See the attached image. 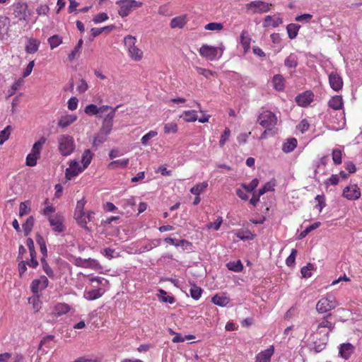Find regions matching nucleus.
<instances>
[{"instance_id": "nucleus-1", "label": "nucleus", "mask_w": 362, "mask_h": 362, "mask_svg": "<svg viewBox=\"0 0 362 362\" xmlns=\"http://www.w3.org/2000/svg\"><path fill=\"white\" fill-rule=\"evenodd\" d=\"M136 42V37L132 35H127L124 39V45L128 49L131 59L139 62L143 57V52L135 45Z\"/></svg>"}, {"instance_id": "nucleus-2", "label": "nucleus", "mask_w": 362, "mask_h": 362, "mask_svg": "<svg viewBox=\"0 0 362 362\" xmlns=\"http://www.w3.org/2000/svg\"><path fill=\"white\" fill-rule=\"evenodd\" d=\"M59 150L64 156L70 155L75 149L74 138L69 135H61L58 139Z\"/></svg>"}, {"instance_id": "nucleus-3", "label": "nucleus", "mask_w": 362, "mask_h": 362, "mask_svg": "<svg viewBox=\"0 0 362 362\" xmlns=\"http://www.w3.org/2000/svg\"><path fill=\"white\" fill-rule=\"evenodd\" d=\"M257 122L267 130H272V127L277 123V118L273 112L267 110L259 114Z\"/></svg>"}, {"instance_id": "nucleus-4", "label": "nucleus", "mask_w": 362, "mask_h": 362, "mask_svg": "<svg viewBox=\"0 0 362 362\" xmlns=\"http://www.w3.org/2000/svg\"><path fill=\"white\" fill-rule=\"evenodd\" d=\"M338 305L335 298L332 296H328L321 298L316 305V310L320 313H327L334 309Z\"/></svg>"}, {"instance_id": "nucleus-5", "label": "nucleus", "mask_w": 362, "mask_h": 362, "mask_svg": "<svg viewBox=\"0 0 362 362\" xmlns=\"http://www.w3.org/2000/svg\"><path fill=\"white\" fill-rule=\"evenodd\" d=\"M31 13L26 3L17 2L14 4L13 14L19 21L28 22Z\"/></svg>"}, {"instance_id": "nucleus-6", "label": "nucleus", "mask_w": 362, "mask_h": 362, "mask_svg": "<svg viewBox=\"0 0 362 362\" xmlns=\"http://www.w3.org/2000/svg\"><path fill=\"white\" fill-rule=\"evenodd\" d=\"M120 106L121 105H119L114 107V109H112V111H110L104 118L102 127L99 132L100 134L107 136L111 132L113 126V119L115 117V112Z\"/></svg>"}, {"instance_id": "nucleus-7", "label": "nucleus", "mask_w": 362, "mask_h": 362, "mask_svg": "<svg viewBox=\"0 0 362 362\" xmlns=\"http://www.w3.org/2000/svg\"><path fill=\"white\" fill-rule=\"evenodd\" d=\"M272 4H269L262 1H253L245 5V8L248 11H251L252 13H265L270 10Z\"/></svg>"}, {"instance_id": "nucleus-8", "label": "nucleus", "mask_w": 362, "mask_h": 362, "mask_svg": "<svg viewBox=\"0 0 362 362\" xmlns=\"http://www.w3.org/2000/svg\"><path fill=\"white\" fill-rule=\"evenodd\" d=\"M343 196L349 200H357L361 197L360 188L356 184L350 185L344 189Z\"/></svg>"}, {"instance_id": "nucleus-9", "label": "nucleus", "mask_w": 362, "mask_h": 362, "mask_svg": "<svg viewBox=\"0 0 362 362\" xmlns=\"http://www.w3.org/2000/svg\"><path fill=\"white\" fill-rule=\"evenodd\" d=\"M218 48L207 45H204L199 49V54L209 60H214L216 58Z\"/></svg>"}, {"instance_id": "nucleus-10", "label": "nucleus", "mask_w": 362, "mask_h": 362, "mask_svg": "<svg viewBox=\"0 0 362 362\" xmlns=\"http://www.w3.org/2000/svg\"><path fill=\"white\" fill-rule=\"evenodd\" d=\"M84 170L79 165V163L74 160L70 162L69 167L66 168L65 176L67 180H71L78 175L79 173Z\"/></svg>"}, {"instance_id": "nucleus-11", "label": "nucleus", "mask_w": 362, "mask_h": 362, "mask_svg": "<svg viewBox=\"0 0 362 362\" xmlns=\"http://www.w3.org/2000/svg\"><path fill=\"white\" fill-rule=\"evenodd\" d=\"M49 281L45 276H42L39 279H35L31 284V291L33 293H37L39 291L47 287Z\"/></svg>"}, {"instance_id": "nucleus-12", "label": "nucleus", "mask_w": 362, "mask_h": 362, "mask_svg": "<svg viewBox=\"0 0 362 362\" xmlns=\"http://www.w3.org/2000/svg\"><path fill=\"white\" fill-rule=\"evenodd\" d=\"M49 221L52 229L58 233H62L64 230L65 228L63 225L64 218L60 215H56L54 217H49Z\"/></svg>"}, {"instance_id": "nucleus-13", "label": "nucleus", "mask_w": 362, "mask_h": 362, "mask_svg": "<svg viewBox=\"0 0 362 362\" xmlns=\"http://www.w3.org/2000/svg\"><path fill=\"white\" fill-rule=\"evenodd\" d=\"M313 94L310 91H305L296 96V102L298 105L305 107L313 101Z\"/></svg>"}, {"instance_id": "nucleus-14", "label": "nucleus", "mask_w": 362, "mask_h": 362, "mask_svg": "<svg viewBox=\"0 0 362 362\" xmlns=\"http://www.w3.org/2000/svg\"><path fill=\"white\" fill-rule=\"evenodd\" d=\"M329 82L332 88L336 91L340 90L342 88V79L337 73L332 72L329 74Z\"/></svg>"}, {"instance_id": "nucleus-15", "label": "nucleus", "mask_w": 362, "mask_h": 362, "mask_svg": "<svg viewBox=\"0 0 362 362\" xmlns=\"http://www.w3.org/2000/svg\"><path fill=\"white\" fill-rule=\"evenodd\" d=\"M332 314L329 313L326 317H323L322 321L317 323L316 326V331H319L322 328H327L328 330L326 333H325V335L326 336V338L327 339L329 333L333 330L334 328V324L332 323L327 320V317L331 316Z\"/></svg>"}, {"instance_id": "nucleus-16", "label": "nucleus", "mask_w": 362, "mask_h": 362, "mask_svg": "<svg viewBox=\"0 0 362 362\" xmlns=\"http://www.w3.org/2000/svg\"><path fill=\"white\" fill-rule=\"evenodd\" d=\"M274 351V346H272L264 351L260 352L257 356V362H269Z\"/></svg>"}, {"instance_id": "nucleus-17", "label": "nucleus", "mask_w": 362, "mask_h": 362, "mask_svg": "<svg viewBox=\"0 0 362 362\" xmlns=\"http://www.w3.org/2000/svg\"><path fill=\"white\" fill-rule=\"evenodd\" d=\"M40 45V42L38 40L29 38L25 47V52L28 54H34L38 50Z\"/></svg>"}, {"instance_id": "nucleus-18", "label": "nucleus", "mask_w": 362, "mask_h": 362, "mask_svg": "<svg viewBox=\"0 0 362 362\" xmlns=\"http://www.w3.org/2000/svg\"><path fill=\"white\" fill-rule=\"evenodd\" d=\"M116 4L119 5V6L118 13L121 17H127L132 12V8L129 6L128 2H124V1H117Z\"/></svg>"}, {"instance_id": "nucleus-19", "label": "nucleus", "mask_w": 362, "mask_h": 362, "mask_svg": "<svg viewBox=\"0 0 362 362\" xmlns=\"http://www.w3.org/2000/svg\"><path fill=\"white\" fill-rule=\"evenodd\" d=\"M77 119L75 115H66L62 117L58 122V126L62 128H65L74 123Z\"/></svg>"}, {"instance_id": "nucleus-20", "label": "nucleus", "mask_w": 362, "mask_h": 362, "mask_svg": "<svg viewBox=\"0 0 362 362\" xmlns=\"http://www.w3.org/2000/svg\"><path fill=\"white\" fill-rule=\"evenodd\" d=\"M354 347L352 344L347 343L341 345L339 349V354L344 359H348L351 354L354 352Z\"/></svg>"}, {"instance_id": "nucleus-21", "label": "nucleus", "mask_w": 362, "mask_h": 362, "mask_svg": "<svg viewBox=\"0 0 362 362\" xmlns=\"http://www.w3.org/2000/svg\"><path fill=\"white\" fill-rule=\"evenodd\" d=\"M283 23V21L281 18L277 17L274 18L272 16H267L264 18V21L263 23V26L267 28L269 26H272L274 28L278 27L280 24Z\"/></svg>"}, {"instance_id": "nucleus-22", "label": "nucleus", "mask_w": 362, "mask_h": 362, "mask_svg": "<svg viewBox=\"0 0 362 362\" xmlns=\"http://www.w3.org/2000/svg\"><path fill=\"white\" fill-rule=\"evenodd\" d=\"M69 310L70 307L69 305L63 303H59L54 306L53 315L55 317H59L67 313Z\"/></svg>"}, {"instance_id": "nucleus-23", "label": "nucleus", "mask_w": 362, "mask_h": 362, "mask_svg": "<svg viewBox=\"0 0 362 362\" xmlns=\"http://www.w3.org/2000/svg\"><path fill=\"white\" fill-rule=\"evenodd\" d=\"M343 100L341 96L339 95H335L332 97L328 103V105L329 107L332 108L333 110H341L343 107Z\"/></svg>"}, {"instance_id": "nucleus-24", "label": "nucleus", "mask_w": 362, "mask_h": 362, "mask_svg": "<svg viewBox=\"0 0 362 362\" xmlns=\"http://www.w3.org/2000/svg\"><path fill=\"white\" fill-rule=\"evenodd\" d=\"M187 23V17L185 15L180 16L173 18L170 21L172 28H182Z\"/></svg>"}, {"instance_id": "nucleus-25", "label": "nucleus", "mask_w": 362, "mask_h": 362, "mask_svg": "<svg viewBox=\"0 0 362 362\" xmlns=\"http://www.w3.org/2000/svg\"><path fill=\"white\" fill-rule=\"evenodd\" d=\"M46 141V139L45 137H41L37 141H36L32 148L31 152L32 153H34L39 158H40V152L42 149L43 145L45 144Z\"/></svg>"}, {"instance_id": "nucleus-26", "label": "nucleus", "mask_w": 362, "mask_h": 362, "mask_svg": "<svg viewBox=\"0 0 362 362\" xmlns=\"http://www.w3.org/2000/svg\"><path fill=\"white\" fill-rule=\"evenodd\" d=\"M297 146V140L295 138H291L287 140L282 146V151L285 153H290L293 151Z\"/></svg>"}, {"instance_id": "nucleus-27", "label": "nucleus", "mask_w": 362, "mask_h": 362, "mask_svg": "<svg viewBox=\"0 0 362 362\" xmlns=\"http://www.w3.org/2000/svg\"><path fill=\"white\" fill-rule=\"evenodd\" d=\"M74 218L77 221L78 224L81 226L82 228H85L87 230H89L87 227V221L86 217L83 211L82 212H74Z\"/></svg>"}, {"instance_id": "nucleus-28", "label": "nucleus", "mask_w": 362, "mask_h": 362, "mask_svg": "<svg viewBox=\"0 0 362 362\" xmlns=\"http://www.w3.org/2000/svg\"><path fill=\"white\" fill-rule=\"evenodd\" d=\"M250 37L245 30H243L240 34V43L242 44L245 52H247L250 49Z\"/></svg>"}, {"instance_id": "nucleus-29", "label": "nucleus", "mask_w": 362, "mask_h": 362, "mask_svg": "<svg viewBox=\"0 0 362 362\" xmlns=\"http://www.w3.org/2000/svg\"><path fill=\"white\" fill-rule=\"evenodd\" d=\"M103 292L102 289L98 288L86 292L84 296L88 300H93L99 298L103 295Z\"/></svg>"}, {"instance_id": "nucleus-30", "label": "nucleus", "mask_w": 362, "mask_h": 362, "mask_svg": "<svg viewBox=\"0 0 362 362\" xmlns=\"http://www.w3.org/2000/svg\"><path fill=\"white\" fill-rule=\"evenodd\" d=\"M211 301L217 305L225 306L229 303V298L224 295H215Z\"/></svg>"}, {"instance_id": "nucleus-31", "label": "nucleus", "mask_w": 362, "mask_h": 362, "mask_svg": "<svg viewBox=\"0 0 362 362\" xmlns=\"http://www.w3.org/2000/svg\"><path fill=\"white\" fill-rule=\"evenodd\" d=\"M129 163V159H120L111 162L108 165V168L110 170H115L118 168H124Z\"/></svg>"}, {"instance_id": "nucleus-32", "label": "nucleus", "mask_w": 362, "mask_h": 362, "mask_svg": "<svg viewBox=\"0 0 362 362\" xmlns=\"http://www.w3.org/2000/svg\"><path fill=\"white\" fill-rule=\"evenodd\" d=\"M300 26L298 24L291 23L286 27L287 33L290 39H294L300 29Z\"/></svg>"}, {"instance_id": "nucleus-33", "label": "nucleus", "mask_w": 362, "mask_h": 362, "mask_svg": "<svg viewBox=\"0 0 362 362\" xmlns=\"http://www.w3.org/2000/svg\"><path fill=\"white\" fill-rule=\"evenodd\" d=\"M35 219L33 216H29L26 221L23 224V229L24 230L25 235L27 236L31 232L33 225H34Z\"/></svg>"}, {"instance_id": "nucleus-34", "label": "nucleus", "mask_w": 362, "mask_h": 362, "mask_svg": "<svg viewBox=\"0 0 362 362\" xmlns=\"http://www.w3.org/2000/svg\"><path fill=\"white\" fill-rule=\"evenodd\" d=\"M274 87L277 90H282L284 88V79L282 76L277 74L273 78Z\"/></svg>"}, {"instance_id": "nucleus-35", "label": "nucleus", "mask_w": 362, "mask_h": 362, "mask_svg": "<svg viewBox=\"0 0 362 362\" xmlns=\"http://www.w3.org/2000/svg\"><path fill=\"white\" fill-rule=\"evenodd\" d=\"M95 263V261L94 259H91L90 258L89 259H82L81 257H78L76 259L75 264L78 267H90Z\"/></svg>"}, {"instance_id": "nucleus-36", "label": "nucleus", "mask_w": 362, "mask_h": 362, "mask_svg": "<svg viewBox=\"0 0 362 362\" xmlns=\"http://www.w3.org/2000/svg\"><path fill=\"white\" fill-rule=\"evenodd\" d=\"M227 268L235 272H240L243 270V266L240 260L229 262L226 264Z\"/></svg>"}, {"instance_id": "nucleus-37", "label": "nucleus", "mask_w": 362, "mask_h": 362, "mask_svg": "<svg viewBox=\"0 0 362 362\" xmlns=\"http://www.w3.org/2000/svg\"><path fill=\"white\" fill-rule=\"evenodd\" d=\"M92 158L93 154L90 152V151L89 149L85 150L81 158V163L83 165V168L84 169L86 168L88 165L90 163Z\"/></svg>"}, {"instance_id": "nucleus-38", "label": "nucleus", "mask_w": 362, "mask_h": 362, "mask_svg": "<svg viewBox=\"0 0 362 362\" xmlns=\"http://www.w3.org/2000/svg\"><path fill=\"white\" fill-rule=\"evenodd\" d=\"M208 187L207 182L199 183L191 188L190 192L195 195H199Z\"/></svg>"}, {"instance_id": "nucleus-39", "label": "nucleus", "mask_w": 362, "mask_h": 362, "mask_svg": "<svg viewBox=\"0 0 362 362\" xmlns=\"http://www.w3.org/2000/svg\"><path fill=\"white\" fill-rule=\"evenodd\" d=\"M13 128L11 125H8L5 129L0 132V144H3L8 139Z\"/></svg>"}, {"instance_id": "nucleus-40", "label": "nucleus", "mask_w": 362, "mask_h": 362, "mask_svg": "<svg viewBox=\"0 0 362 362\" xmlns=\"http://www.w3.org/2000/svg\"><path fill=\"white\" fill-rule=\"evenodd\" d=\"M180 117H183V119L186 122H195L197 119L195 110L185 111Z\"/></svg>"}, {"instance_id": "nucleus-41", "label": "nucleus", "mask_w": 362, "mask_h": 362, "mask_svg": "<svg viewBox=\"0 0 362 362\" xmlns=\"http://www.w3.org/2000/svg\"><path fill=\"white\" fill-rule=\"evenodd\" d=\"M48 42L50 48L53 49L62 43V38L58 35H54L48 39Z\"/></svg>"}, {"instance_id": "nucleus-42", "label": "nucleus", "mask_w": 362, "mask_h": 362, "mask_svg": "<svg viewBox=\"0 0 362 362\" xmlns=\"http://www.w3.org/2000/svg\"><path fill=\"white\" fill-rule=\"evenodd\" d=\"M320 226V222H315L313 224L307 227L303 231H302L298 237V239L304 238L310 232L317 228Z\"/></svg>"}, {"instance_id": "nucleus-43", "label": "nucleus", "mask_w": 362, "mask_h": 362, "mask_svg": "<svg viewBox=\"0 0 362 362\" xmlns=\"http://www.w3.org/2000/svg\"><path fill=\"white\" fill-rule=\"evenodd\" d=\"M36 242L40 245V251L44 257L47 256V247L44 238L39 234L36 236Z\"/></svg>"}, {"instance_id": "nucleus-44", "label": "nucleus", "mask_w": 362, "mask_h": 362, "mask_svg": "<svg viewBox=\"0 0 362 362\" xmlns=\"http://www.w3.org/2000/svg\"><path fill=\"white\" fill-rule=\"evenodd\" d=\"M30 202L26 201L24 202H21L20 204L19 207V216H23L25 214H28L30 211V208L29 207Z\"/></svg>"}, {"instance_id": "nucleus-45", "label": "nucleus", "mask_w": 362, "mask_h": 362, "mask_svg": "<svg viewBox=\"0 0 362 362\" xmlns=\"http://www.w3.org/2000/svg\"><path fill=\"white\" fill-rule=\"evenodd\" d=\"M40 158L34 153H30L26 157V165L30 167H34L37 165V160Z\"/></svg>"}, {"instance_id": "nucleus-46", "label": "nucleus", "mask_w": 362, "mask_h": 362, "mask_svg": "<svg viewBox=\"0 0 362 362\" xmlns=\"http://www.w3.org/2000/svg\"><path fill=\"white\" fill-rule=\"evenodd\" d=\"M297 64V58L293 54L289 55L285 60V66L288 68H295Z\"/></svg>"}, {"instance_id": "nucleus-47", "label": "nucleus", "mask_w": 362, "mask_h": 362, "mask_svg": "<svg viewBox=\"0 0 362 362\" xmlns=\"http://www.w3.org/2000/svg\"><path fill=\"white\" fill-rule=\"evenodd\" d=\"M189 292L192 298L195 300H198L201 297L202 290L200 287L193 285V286L189 289Z\"/></svg>"}, {"instance_id": "nucleus-48", "label": "nucleus", "mask_w": 362, "mask_h": 362, "mask_svg": "<svg viewBox=\"0 0 362 362\" xmlns=\"http://www.w3.org/2000/svg\"><path fill=\"white\" fill-rule=\"evenodd\" d=\"M258 184H259V180L257 178H255L248 185L243 184L242 187L247 192H252L257 187Z\"/></svg>"}, {"instance_id": "nucleus-49", "label": "nucleus", "mask_w": 362, "mask_h": 362, "mask_svg": "<svg viewBox=\"0 0 362 362\" xmlns=\"http://www.w3.org/2000/svg\"><path fill=\"white\" fill-rule=\"evenodd\" d=\"M313 264L311 263H308L306 266L303 267L301 269V274L304 278H309L311 276V271L313 269Z\"/></svg>"}, {"instance_id": "nucleus-50", "label": "nucleus", "mask_w": 362, "mask_h": 362, "mask_svg": "<svg viewBox=\"0 0 362 362\" xmlns=\"http://www.w3.org/2000/svg\"><path fill=\"white\" fill-rule=\"evenodd\" d=\"M332 160L335 165H339L341 163V151L335 148L332 151Z\"/></svg>"}, {"instance_id": "nucleus-51", "label": "nucleus", "mask_w": 362, "mask_h": 362, "mask_svg": "<svg viewBox=\"0 0 362 362\" xmlns=\"http://www.w3.org/2000/svg\"><path fill=\"white\" fill-rule=\"evenodd\" d=\"M23 79L18 78L11 86V89L8 90V97H11L15 94L16 91L19 88V87L23 84Z\"/></svg>"}, {"instance_id": "nucleus-52", "label": "nucleus", "mask_w": 362, "mask_h": 362, "mask_svg": "<svg viewBox=\"0 0 362 362\" xmlns=\"http://www.w3.org/2000/svg\"><path fill=\"white\" fill-rule=\"evenodd\" d=\"M204 28L207 30H221L223 28V25L221 23H209L206 24Z\"/></svg>"}, {"instance_id": "nucleus-53", "label": "nucleus", "mask_w": 362, "mask_h": 362, "mask_svg": "<svg viewBox=\"0 0 362 362\" xmlns=\"http://www.w3.org/2000/svg\"><path fill=\"white\" fill-rule=\"evenodd\" d=\"M177 132V125L176 123L170 122L165 124L164 127V132L165 134L176 133Z\"/></svg>"}, {"instance_id": "nucleus-54", "label": "nucleus", "mask_w": 362, "mask_h": 362, "mask_svg": "<svg viewBox=\"0 0 362 362\" xmlns=\"http://www.w3.org/2000/svg\"><path fill=\"white\" fill-rule=\"evenodd\" d=\"M84 112L88 115H96L98 114V106L94 104H90L86 107Z\"/></svg>"}, {"instance_id": "nucleus-55", "label": "nucleus", "mask_w": 362, "mask_h": 362, "mask_svg": "<svg viewBox=\"0 0 362 362\" xmlns=\"http://www.w3.org/2000/svg\"><path fill=\"white\" fill-rule=\"evenodd\" d=\"M274 190V185H272L270 182H268L262 188H260L259 189L258 194H259V196H262L267 192H272Z\"/></svg>"}, {"instance_id": "nucleus-56", "label": "nucleus", "mask_w": 362, "mask_h": 362, "mask_svg": "<svg viewBox=\"0 0 362 362\" xmlns=\"http://www.w3.org/2000/svg\"><path fill=\"white\" fill-rule=\"evenodd\" d=\"M158 132L156 131H150L148 133L142 136L141 141L143 145H146L148 141L153 137L157 136Z\"/></svg>"}, {"instance_id": "nucleus-57", "label": "nucleus", "mask_w": 362, "mask_h": 362, "mask_svg": "<svg viewBox=\"0 0 362 362\" xmlns=\"http://www.w3.org/2000/svg\"><path fill=\"white\" fill-rule=\"evenodd\" d=\"M296 255L297 250L296 249H293L291 250L290 255L287 257L286 260L287 266L292 267L294 264Z\"/></svg>"}, {"instance_id": "nucleus-58", "label": "nucleus", "mask_w": 362, "mask_h": 362, "mask_svg": "<svg viewBox=\"0 0 362 362\" xmlns=\"http://www.w3.org/2000/svg\"><path fill=\"white\" fill-rule=\"evenodd\" d=\"M315 200L318 202L315 207L318 208L319 211H321L326 206L325 196L318 194L316 196Z\"/></svg>"}, {"instance_id": "nucleus-59", "label": "nucleus", "mask_w": 362, "mask_h": 362, "mask_svg": "<svg viewBox=\"0 0 362 362\" xmlns=\"http://www.w3.org/2000/svg\"><path fill=\"white\" fill-rule=\"evenodd\" d=\"M230 135V131L228 128H226L223 134L221 136V139L219 141V145L221 147L223 146L226 144V141L228 139Z\"/></svg>"}, {"instance_id": "nucleus-60", "label": "nucleus", "mask_w": 362, "mask_h": 362, "mask_svg": "<svg viewBox=\"0 0 362 362\" xmlns=\"http://www.w3.org/2000/svg\"><path fill=\"white\" fill-rule=\"evenodd\" d=\"M160 299L163 302L169 303L170 304L174 303V301H175L174 297L168 296L167 293L163 290H160Z\"/></svg>"}, {"instance_id": "nucleus-61", "label": "nucleus", "mask_w": 362, "mask_h": 362, "mask_svg": "<svg viewBox=\"0 0 362 362\" xmlns=\"http://www.w3.org/2000/svg\"><path fill=\"white\" fill-rule=\"evenodd\" d=\"M223 222L222 217L219 216L214 223H209L207 224V228L209 229L213 228L215 230H218L220 228V226Z\"/></svg>"}, {"instance_id": "nucleus-62", "label": "nucleus", "mask_w": 362, "mask_h": 362, "mask_svg": "<svg viewBox=\"0 0 362 362\" xmlns=\"http://www.w3.org/2000/svg\"><path fill=\"white\" fill-rule=\"evenodd\" d=\"M49 11V8L47 4H40L36 8V12L39 16L47 15Z\"/></svg>"}, {"instance_id": "nucleus-63", "label": "nucleus", "mask_w": 362, "mask_h": 362, "mask_svg": "<svg viewBox=\"0 0 362 362\" xmlns=\"http://www.w3.org/2000/svg\"><path fill=\"white\" fill-rule=\"evenodd\" d=\"M197 71L199 74L205 76L206 78H209L211 76H214L216 74L215 72H213L211 70L203 69L201 67H197Z\"/></svg>"}, {"instance_id": "nucleus-64", "label": "nucleus", "mask_w": 362, "mask_h": 362, "mask_svg": "<svg viewBox=\"0 0 362 362\" xmlns=\"http://www.w3.org/2000/svg\"><path fill=\"white\" fill-rule=\"evenodd\" d=\"M106 139H107V136H105L104 134H100V132H99V134L94 138L93 145L98 146V145L104 143L106 141Z\"/></svg>"}]
</instances>
